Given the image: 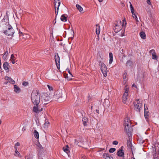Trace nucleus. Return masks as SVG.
Instances as JSON below:
<instances>
[{
  "label": "nucleus",
  "instance_id": "6e6d98bb",
  "mask_svg": "<svg viewBox=\"0 0 159 159\" xmlns=\"http://www.w3.org/2000/svg\"><path fill=\"white\" fill-rule=\"evenodd\" d=\"M100 2H101L103 0H98Z\"/></svg>",
  "mask_w": 159,
  "mask_h": 159
},
{
  "label": "nucleus",
  "instance_id": "ddd939ff",
  "mask_svg": "<svg viewBox=\"0 0 159 159\" xmlns=\"http://www.w3.org/2000/svg\"><path fill=\"white\" fill-rule=\"evenodd\" d=\"M129 140L127 141V146L129 148H130L131 150L132 151L133 147V145L132 144L131 140H130V137H129Z\"/></svg>",
  "mask_w": 159,
  "mask_h": 159
},
{
  "label": "nucleus",
  "instance_id": "72a5a7b5",
  "mask_svg": "<svg viewBox=\"0 0 159 159\" xmlns=\"http://www.w3.org/2000/svg\"><path fill=\"white\" fill-rule=\"evenodd\" d=\"M116 149L114 148H111L109 150L110 153H113L116 151Z\"/></svg>",
  "mask_w": 159,
  "mask_h": 159
},
{
  "label": "nucleus",
  "instance_id": "58836bf2",
  "mask_svg": "<svg viewBox=\"0 0 159 159\" xmlns=\"http://www.w3.org/2000/svg\"><path fill=\"white\" fill-rule=\"evenodd\" d=\"M47 86L49 89L51 91V90H53V88L52 87L50 86L49 85H48Z\"/></svg>",
  "mask_w": 159,
  "mask_h": 159
},
{
  "label": "nucleus",
  "instance_id": "5fc2aeb1",
  "mask_svg": "<svg viewBox=\"0 0 159 159\" xmlns=\"http://www.w3.org/2000/svg\"><path fill=\"white\" fill-rule=\"evenodd\" d=\"M132 86L133 87H136V85L134 84H133V85H132Z\"/></svg>",
  "mask_w": 159,
  "mask_h": 159
},
{
  "label": "nucleus",
  "instance_id": "b1692460",
  "mask_svg": "<svg viewBox=\"0 0 159 159\" xmlns=\"http://www.w3.org/2000/svg\"><path fill=\"white\" fill-rule=\"evenodd\" d=\"M109 58H110L109 63V64H111L112 63V61H113L112 53L111 52H110L109 53Z\"/></svg>",
  "mask_w": 159,
  "mask_h": 159
},
{
  "label": "nucleus",
  "instance_id": "5701e85b",
  "mask_svg": "<svg viewBox=\"0 0 159 159\" xmlns=\"http://www.w3.org/2000/svg\"><path fill=\"white\" fill-rule=\"evenodd\" d=\"M61 20L62 21H66L67 20V17L65 15H62L61 16Z\"/></svg>",
  "mask_w": 159,
  "mask_h": 159
},
{
  "label": "nucleus",
  "instance_id": "2eb2a0df",
  "mask_svg": "<svg viewBox=\"0 0 159 159\" xmlns=\"http://www.w3.org/2000/svg\"><path fill=\"white\" fill-rule=\"evenodd\" d=\"M3 67L4 69L6 70H8L9 67V64L8 62H6L3 64Z\"/></svg>",
  "mask_w": 159,
  "mask_h": 159
},
{
  "label": "nucleus",
  "instance_id": "49530a36",
  "mask_svg": "<svg viewBox=\"0 0 159 159\" xmlns=\"http://www.w3.org/2000/svg\"><path fill=\"white\" fill-rule=\"evenodd\" d=\"M15 153L17 155H19L20 154V153H19V152H18V151L17 150L15 151Z\"/></svg>",
  "mask_w": 159,
  "mask_h": 159
},
{
  "label": "nucleus",
  "instance_id": "f3484780",
  "mask_svg": "<svg viewBox=\"0 0 159 159\" xmlns=\"http://www.w3.org/2000/svg\"><path fill=\"white\" fill-rule=\"evenodd\" d=\"M14 91L16 93H19L20 91V88L16 85H14Z\"/></svg>",
  "mask_w": 159,
  "mask_h": 159
},
{
  "label": "nucleus",
  "instance_id": "c03bdc74",
  "mask_svg": "<svg viewBox=\"0 0 159 159\" xmlns=\"http://www.w3.org/2000/svg\"><path fill=\"white\" fill-rule=\"evenodd\" d=\"M66 78L67 79V80H72V79L70 77H68V76H67L66 77Z\"/></svg>",
  "mask_w": 159,
  "mask_h": 159
},
{
  "label": "nucleus",
  "instance_id": "13d9d810",
  "mask_svg": "<svg viewBox=\"0 0 159 159\" xmlns=\"http://www.w3.org/2000/svg\"><path fill=\"white\" fill-rule=\"evenodd\" d=\"M92 109H93V107H92H92H91V110H92Z\"/></svg>",
  "mask_w": 159,
  "mask_h": 159
},
{
  "label": "nucleus",
  "instance_id": "4be33fe9",
  "mask_svg": "<svg viewBox=\"0 0 159 159\" xmlns=\"http://www.w3.org/2000/svg\"><path fill=\"white\" fill-rule=\"evenodd\" d=\"M124 21H125L124 20H123V23H124ZM123 25H124L123 23V24L122 25H121V21L120 20H118L116 21V23L115 24V25L121 26H123Z\"/></svg>",
  "mask_w": 159,
  "mask_h": 159
},
{
  "label": "nucleus",
  "instance_id": "f03ea898",
  "mask_svg": "<svg viewBox=\"0 0 159 159\" xmlns=\"http://www.w3.org/2000/svg\"><path fill=\"white\" fill-rule=\"evenodd\" d=\"M124 125L125 126V131L129 137L131 136V132L132 130L130 120L128 118L125 119L124 120Z\"/></svg>",
  "mask_w": 159,
  "mask_h": 159
},
{
  "label": "nucleus",
  "instance_id": "e433bc0d",
  "mask_svg": "<svg viewBox=\"0 0 159 159\" xmlns=\"http://www.w3.org/2000/svg\"><path fill=\"white\" fill-rule=\"evenodd\" d=\"M10 81H9V82H11L12 84H14L15 83V82L12 79H10Z\"/></svg>",
  "mask_w": 159,
  "mask_h": 159
},
{
  "label": "nucleus",
  "instance_id": "f8f14e48",
  "mask_svg": "<svg viewBox=\"0 0 159 159\" xmlns=\"http://www.w3.org/2000/svg\"><path fill=\"white\" fill-rule=\"evenodd\" d=\"M103 157L105 159H114L108 153H103L102 155Z\"/></svg>",
  "mask_w": 159,
  "mask_h": 159
},
{
  "label": "nucleus",
  "instance_id": "cd10ccee",
  "mask_svg": "<svg viewBox=\"0 0 159 159\" xmlns=\"http://www.w3.org/2000/svg\"><path fill=\"white\" fill-rule=\"evenodd\" d=\"M144 111V116L146 119H148L149 116V112L148 110Z\"/></svg>",
  "mask_w": 159,
  "mask_h": 159
},
{
  "label": "nucleus",
  "instance_id": "39448f33",
  "mask_svg": "<svg viewBox=\"0 0 159 159\" xmlns=\"http://www.w3.org/2000/svg\"><path fill=\"white\" fill-rule=\"evenodd\" d=\"M51 99L50 95H48L47 94V95H44L42 96L41 101L42 102H45L44 103V104H47L48 102H47L52 101Z\"/></svg>",
  "mask_w": 159,
  "mask_h": 159
},
{
  "label": "nucleus",
  "instance_id": "4468645a",
  "mask_svg": "<svg viewBox=\"0 0 159 159\" xmlns=\"http://www.w3.org/2000/svg\"><path fill=\"white\" fill-rule=\"evenodd\" d=\"M121 29V26L115 25V28L114 29V31L117 33L120 31Z\"/></svg>",
  "mask_w": 159,
  "mask_h": 159
},
{
  "label": "nucleus",
  "instance_id": "4d7b16f0",
  "mask_svg": "<svg viewBox=\"0 0 159 159\" xmlns=\"http://www.w3.org/2000/svg\"><path fill=\"white\" fill-rule=\"evenodd\" d=\"M2 122L1 120L0 119V125L1 124Z\"/></svg>",
  "mask_w": 159,
  "mask_h": 159
},
{
  "label": "nucleus",
  "instance_id": "a211bd4d",
  "mask_svg": "<svg viewBox=\"0 0 159 159\" xmlns=\"http://www.w3.org/2000/svg\"><path fill=\"white\" fill-rule=\"evenodd\" d=\"M100 26L98 24H97L96 25V33L97 34L99 35L100 33Z\"/></svg>",
  "mask_w": 159,
  "mask_h": 159
},
{
  "label": "nucleus",
  "instance_id": "6ab92c4d",
  "mask_svg": "<svg viewBox=\"0 0 159 159\" xmlns=\"http://www.w3.org/2000/svg\"><path fill=\"white\" fill-rule=\"evenodd\" d=\"M76 7L77 9L81 13H83V8L79 5L77 4L76 5Z\"/></svg>",
  "mask_w": 159,
  "mask_h": 159
},
{
  "label": "nucleus",
  "instance_id": "3c124183",
  "mask_svg": "<svg viewBox=\"0 0 159 159\" xmlns=\"http://www.w3.org/2000/svg\"><path fill=\"white\" fill-rule=\"evenodd\" d=\"M14 148L15 149V151L17 150V147L15 146V145L14 146Z\"/></svg>",
  "mask_w": 159,
  "mask_h": 159
},
{
  "label": "nucleus",
  "instance_id": "412c9836",
  "mask_svg": "<svg viewBox=\"0 0 159 159\" xmlns=\"http://www.w3.org/2000/svg\"><path fill=\"white\" fill-rule=\"evenodd\" d=\"M140 35L142 39H146V34L143 31L140 32Z\"/></svg>",
  "mask_w": 159,
  "mask_h": 159
},
{
  "label": "nucleus",
  "instance_id": "4c0bfd02",
  "mask_svg": "<svg viewBox=\"0 0 159 159\" xmlns=\"http://www.w3.org/2000/svg\"><path fill=\"white\" fill-rule=\"evenodd\" d=\"M118 142L117 141H114L113 142L112 144L114 145H117Z\"/></svg>",
  "mask_w": 159,
  "mask_h": 159
},
{
  "label": "nucleus",
  "instance_id": "0eeeda50",
  "mask_svg": "<svg viewBox=\"0 0 159 159\" xmlns=\"http://www.w3.org/2000/svg\"><path fill=\"white\" fill-rule=\"evenodd\" d=\"M61 2L59 0H54V4L55 8V11L56 15L57 16L59 10V7L60 5Z\"/></svg>",
  "mask_w": 159,
  "mask_h": 159
},
{
  "label": "nucleus",
  "instance_id": "79ce46f5",
  "mask_svg": "<svg viewBox=\"0 0 159 159\" xmlns=\"http://www.w3.org/2000/svg\"><path fill=\"white\" fill-rule=\"evenodd\" d=\"M15 145L17 147V146H20V143L19 142H17L15 144Z\"/></svg>",
  "mask_w": 159,
  "mask_h": 159
},
{
  "label": "nucleus",
  "instance_id": "603ef678",
  "mask_svg": "<svg viewBox=\"0 0 159 159\" xmlns=\"http://www.w3.org/2000/svg\"><path fill=\"white\" fill-rule=\"evenodd\" d=\"M25 127H23V128H22V130L24 131L25 130Z\"/></svg>",
  "mask_w": 159,
  "mask_h": 159
},
{
  "label": "nucleus",
  "instance_id": "09e8293b",
  "mask_svg": "<svg viewBox=\"0 0 159 159\" xmlns=\"http://www.w3.org/2000/svg\"><path fill=\"white\" fill-rule=\"evenodd\" d=\"M8 54V52L7 51H6L4 53V55L6 57L7 55Z\"/></svg>",
  "mask_w": 159,
  "mask_h": 159
},
{
  "label": "nucleus",
  "instance_id": "dca6fc26",
  "mask_svg": "<svg viewBox=\"0 0 159 159\" xmlns=\"http://www.w3.org/2000/svg\"><path fill=\"white\" fill-rule=\"evenodd\" d=\"M82 121L84 125L86 126L88 125V123H89L88 120L86 117H84L82 119Z\"/></svg>",
  "mask_w": 159,
  "mask_h": 159
},
{
  "label": "nucleus",
  "instance_id": "9d476101",
  "mask_svg": "<svg viewBox=\"0 0 159 159\" xmlns=\"http://www.w3.org/2000/svg\"><path fill=\"white\" fill-rule=\"evenodd\" d=\"M123 146L121 147L117 152V155L119 157H122L124 159V153L123 152Z\"/></svg>",
  "mask_w": 159,
  "mask_h": 159
},
{
  "label": "nucleus",
  "instance_id": "a18cd8bd",
  "mask_svg": "<svg viewBox=\"0 0 159 159\" xmlns=\"http://www.w3.org/2000/svg\"><path fill=\"white\" fill-rule=\"evenodd\" d=\"M81 159H86V157L85 156L83 155L81 157Z\"/></svg>",
  "mask_w": 159,
  "mask_h": 159
},
{
  "label": "nucleus",
  "instance_id": "423d86ee",
  "mask_svg": "<svg viewBox=\"0 0 159 159\" xmlns=\"http://www.w3.org/2000/svg\"><path fill=\"white\" fill-rule=\"evenodd\" d=\"M137 104H134V108L136 111L140 112L143 106L142 102H140L139 99L137 100Z\"/></svg>",
  "mask_w": 159,
  "mask_h": 159
},
{
  "label": "nucleus",
  "instance_id": "c85d7f7f",
  "mask_svg": "<svg viewBox=\"0 0 159 159\" xmlns=\"http://www.w3.org/2000/svg\"><path fill=\"white\" fill-rule=\"evenodd\" d=\"M129 3L130 4V10H131V13L132 14H133V13H134V7H133L132 4H131V2H129Z\"/></svg>",
  "mask_w": 159,
  "mask_h": 159
},
{
  "label": "nucleus",
  "instance_id": "aec40b11",
  "mask_svg": "<svg viewBox=\"0 0 159 159\" xmlns=\"http://www.w3.org/2000/svg\"><path fill=\"white\" fill-rule=\"evenodd\" d=\"M69 148V147L68 145H66V147H64L63 148V149L65 152L68 154L70 152V151L68 149Z\"/></svg>",
  "mask_w": 159,
  "mask_h": 159
},
{
  "label": "nucleus",
  "instance_id": "473e14b6",
  "mask_svg": "<svg viewBox=\"0 0 159 159\" xmlns=\"http://www.w3.org/2000/svg\"><path fill=\"white\" fill-rule=\"evenodd\" d=\"M127 75V73L126 71H125L124 72V75H123V79H124V80H125H125H126Z\"/></svg>",
  "mask_w": 159,
  "mask_h": 159
},
{
  "label": "nucleus",
  "instance_id": "864d4df0",
  "mask_svg": "<svg viewBox=\"0 0 159 159\" xmlns=\"http://www.w3.org/2000/svg\"><path fill=\"white\" fill-rule=\"evenodd\" d=\"M101 150H99V151H100L101 150H105V148H101Z\"/></svg>",
  "mask_w": 159,
  "mask_h": 159
},
{
  "label": "nucleus",
  "instance_id": "ea45409f",
  "mask_svg": "<svg viewBox=\"0 0 159 159\" xmlns=\"http://www.w3.org/2000/svg\"><path fill=\"white\" fill-rule=\"evenodd\" d=\"M66 70H67L68 71V72L69 73V74H70V76L71 77H72L73 76L72 75V74L70 72V70H69V69H67Z\"/></svg>",
  "mask_w": 159,
  "mask_h": 159
},
{
  "label": "nucleus",
  "instance_id": "a878e982",
  "mask_svg": "<svg viewBox=\"0 0 159 159\" xmlns=\"http://www.w3.org/2000/svg\"><path fill=\"white\" fill-rule=\"evenodd\" d=\"M37 149L38 151H39V152H41L43 151V148L42 146V145L39 143L38 145Z\"/></svg>",
  "mask_w": 159,
  "mask_h": 159
},
{
  "label": "nucleus",
  "instance_id": "bf43d9fd",
  "mask_svg": "<svg viewBox=\"0 0 159 159\" xmlns=\"http://www.w3.org/2000/svg\"><path fill=\"white\" fill-rule=\"evenodd\" d=\"M27 159H32L30 158H27Z\"/></svg>",
  "mask_w": 159,
  "mask_h": 159
},
{
  "label": "nucleus",
  "instance_id": "1a4fd4ad",
  "mask_svg": "<svg viewBox=\"0 0 159 159\" xmlns=\"http://www.w3.org/2000/svg\"><path fill=\"white\" fill-rule=\"evenodd\" d=\"M61 93L59 92H57L52 98V101H56L61 97Z\"/></svg>",
  "mask_w": 159,
  "mask_h": 159
},
{
  "label": "nucleus",
  "instance_id": "8fccbe9b",
  "mask_svg": "<svg viewBox=\"0 0 159 159\" xmlns=\"http://www.w3.org/2000/svg\"><path fill=\"white\" fill-rule=\"evenodd\" d=\"M5 78L6 79H7L9 81L11 80L10 79H11V78H10L9 77H6Z\"/></svg>",
  "mask_w": 159,
  "mask_h": 159
},
{
  "label": "nucleus",
  "instance_id": "bb28decb",
  "mask_svg": "<svg viewBox=\"0 0 159 159\" xmlns=\"http://www.w3.org/2000/svg\"><path fill=\"white\" fill-rule=\"evenodd\" d=\"M15 58L14 55L12 54L11 55V59L10 61H11L10 62H11L12 64H14L15 62V61L14 59Z\"/></svg>",
  "mask_w": 159,
  "mask_h": 159
},
{
  "label": "nucleus",
  "instance_id": "c9c22d12",
  "mask_svg": "<svg viewBox=\"0 0 159 159\" xmlns=\"http://www.w3.org/2000/svg\"><path fill=\"white\" fill-rule=\"evenodd\" d=\"M155 52H156L155 51L154 49H152V50H150L149 51V53H152V54H153H153Z\"/></svg>",
  "mask_w": 159,
  "mask_h": 159
},
{
  "label": "nucleus",
  "instance_id": "f704fd0d",
  "mask_svg": "<svg viewBox=\"0 0 159 159\" xmlns=\"http://www.w3.org/2000/svg\"><path fill=\"white\" fill-rule=\"evenodd\" d=\"M22 84L23 86H26L28 85V83L27 82H26L25 81H24V82H23L22 83Z\"/></svg>",
  "mask_w": 159,
  "mask_h": 159
},
{
  "label": "nucleus",
  "instance_id": "9b49d317",
  "mask_svg": "<svg viewBox=\"0 0 159 159\" xmlns=\"http://www.w3.org/2000/svg\"><path fill=\"white\" fill-rule=\"evenodd\" d=\"M128 90L127 89H125V93H124L122 96V102L124 103H126V101L127 99L128 93Z\"/></svg>",
  "mask_w": 159,
  "mask_h": 159
},
{
  "label": "nucleus",
  "instance_id": "052dcab7",
  "mask_svg": "<svg viewBox=\"0 0 159 159\" xmlns=\"http://www.w3.org/2000/svg\"><path fill=\"white\" fill-rule=\"evenodd\" d=\"M133 159H135L134 158H133Z\"/></svg>",
  "mask_w": 159,
  "mask_h": 159
},
{
  "label": "nucleus",
  "instance_id": "c756f323",
  "mask_svg": "<svg viewBox=\"0 0 159 159\" xmlns=\"http://www.w3.org/2000/svg\"><path fill=\"white\" fill-rule=\"evenodd\" d=\"M132 61L130 60H128L126 63V66H130L132 65Z\"/></svg>",
  "mask_w": 159,
  "mask_h": 159
},
{
  "label": "nucleus",
  "instance_id": "7c9ffc66",
  "mask_svg": "<svg viewBox=\"0 0 159 159\" xmlns=\"http://www.w3.org/2000/svg\"><path fill=\"white\" fill-rule=\"evenodd\" d=\"M132 16L134 18H135V20L137 22H139V20H138V18L137 17V16L135 15V14L134 12L133 14H132Z\"/></svg>",
  "mask_w": 159,
  "mask_h": 159
},
{
  "label": "nucleus",
  "instance_id": "6e6552de",
  "mask_svg": "<svg viewBox=\"0 0 159 159\" xmlns=\"http://www.w3.org/2000/svg\"><path fill=\"white\" fill-rule=\"evenodd\" d=\"M54 58L55 61V62L57 67L58 69H59L60 68V57L58 55L57 53H56L54 57Z\"/></svg>",
  "mask_w": 159,
  "mask_h": 159
},
{
  "label": "nucleus",
  "instance_id": "7ed1b4c3",
  "mask_svg": "<svg viewBox=\"0 0 159 159\" xmlns=\"http://www.w3.org/2000/svg\"><path fill=\"white\" fill-rule=\"evenodd\" d=\"M7 28L5 30H4V34L8 36H12L14 33V30L11 25L8 23V25L5 26Z\"/></svg>",
  "mask_w": 159,
  "mask_h": 159
},
{
  "label": "nucleus",
  "instance_id": "37998d69",
  "mask_svg": "<svg viewBox=\"0 0 159 159\" xmlns=\"http://www.w3.org/2000/svg\"><path fill=\"white\" fill-rule=\"evenodd\" d=\"M147 3L149 5H151V3L150 2V0H147Z\"/></svg>",
  "mask_w": 159,
  "mask_h": 159
},
{
  "label": "nucleus",
  "instance_id": "20e7f679",
  "mask_svg": "<svg viewBox=\"0 0 159 159\" xmlns=\"http://www.w3.org/2000/svg\"><path fill=\"white\" fill-rule=\"evenodd\" d=\"M99 65L101 66V70L105 77L107 76V70L106 65L102 62H99Z\"/></svg>",
  "mask_w": 159,
  "mask_h": 159
},
{
  "label": "nucleus",
  "instance_id": "a19ab883",
  "mask_svg": "<svg viewBox=\"0 0 159 159\" xmlns=\"http://www.w3.org/2000/svg\"><path fill=\"white\" fill-rule=\"evenodd\" d=\"M144 111H146L148 110V107L147 106H145V105H144Z\"/></svg>",
  "mask_w": 159,
  "mask_h": 159
},
{
  "label": "nucleus",
  "instance_id": "2f4dec72",
  "mask_svg": "<svg viewBox=\"0 0 159 159\" xmlns=\"http://www.w3.org/2000/svg\"><path fill=\"white\" fill-rule=\"evenodd\" d=\"M152 59H157V57L156 55V52L153 53V54H152Z\"/></svg>",
  "mask_w": 159,
  "mask_h": 159
},
{
  "label": "nucleus",
  "instance_id": "f257e3e1",
  "mask_svg": "<svg viewBox=\"0 0 159 159\" xmlns=\"http://www.w3.org/2000/svg\"><path fill=\"white\" fill-rule=\"evenodd\" d=\"M40 93L39 90H33L31 94V98L33 104L35 105L33 108V111L34 112L38 113L43 111V108L42 107L40 109H39V104L40 102Z\"/></svg>",
  "mask_w": 159,
  "mask_h": 159
},
{
  "label": "nucleus",
  "instance_id": "de8ad7c7",
  "mask_svg": "<svg viewBox=\"0 0 159 159\" xmlns=\"http://www.w3.org/2000/svg\"><path fill=\"white\" fill-rule=\"evenodd\" d=\"M99 107H98V109H96V111L98 114H99Z\"/></svg>",
  "mask_w": 159,
  "mask_h": 159
},
{
  "label": "nucleus",
  "instance_id": "393cba45",
  "mask_svg": "<svg viewBox=\"0 0 159 159\" xmlns=\"http://www.w3.org/2000/svg\"><path fill=\"white\" fill-rule=\"evenodd\" d=\"M34 134L35 137L37 139H38L39 138V133L37 130H34Z\"/></svg>",
  "mask_w": 159,
  "mask_h": 159
}]
</instances>
